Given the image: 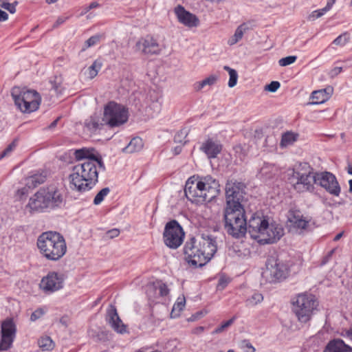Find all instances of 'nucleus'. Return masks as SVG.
<instances>
[{"label": "nucleus", "instance_id": "44", "mask_svg": "<svg viewBox=\"0 0 352 352\" xmlns=\"http://www.w3.org/2000/svg\"><path fill=\"white\" fill-rule=\"evenodd\" d=\"M297 59L296 56H289L282 58L278 60V63L282 67H285L294 63Z\"/></svg>", "mask_w": 352, "mask_h": 352}, {"label": "nucleus", "instance_id": "18", "mask_svg": "<svg viewBox=\"0 0 352 352\" xmlns=\"http://www.w3.org/2000/svg\"><path fill=\"white\" fill-rule=\"evenodd\" d=\"M135 50L144 54H158L161 52V47L157 41L149 35L140 38L137 41Z\"/></svg>", "mask_w": 352, "mask_h": 352}, {"label": "nucleus", "instance_id": "48", "mask_svg": "<svg viewBox=\"0 0 352 352\" xmlns=\"http://www.w3.org/2000/svg\"><path fill=\"white\" fill-rule=\"evenodd\" d=\"M280 83L278 81H272L265 87V89L270 92H275L280 87Z\"/></svg>", "mask_w": 352, "mask_h": 352}, {"label": "nucleus", "instance_id": "35", "mask_svg": "<svg viewBox=\"0 0 352 352\" xmlns=\"http://www.w3.org/2000/svg\"><path fill=\"white\" fill-rule=\"evenodd\" d=\"M263 300V296L261 293L254 292L252 296L248 297L245 300L247 307H254Z\"/></svg>", "mask_w": 352, "mask_h": 352}, {"label": "nucleus", "instance_id": "63", "mask_svg": "<svg viewBox=\"0 0 352 352\" xmlns=\"http://www.w3.org/2000/svg\"><path fill=\"white\" fill-rule=\"evenodd\" d=\"M58 119H56V120H54V122H52L51 123L50 126V128H53V127H54V126L56 125V124H57V122H58Z\"/></svg>", "mask_w": 352, "mask_h": 352}, {"label": "nucleus", "instance_id": "59", "mask_svg": "<svg viewBox=\"0 0 352 352\" xmlns=\"http://www.w3.org/2000/svg\"><path fill=\"white\" fill-rule=\"evenodd\" d=\"M181 151H182V147H181L180 146H176V147L174 148V151H175V153L176 155H177V154L180 153Z\"/></svg>", "mask_w": 352, "mask_h": 352}, {"label": "nucleus", "instance_id": "31", "mask_svg": "<svg viewBox=\"0 0 352 352\" xmlns=\"http://www.w3.org/2000/svg\"><path fill=\"white\" fill-rule=\"evenodd\" d=\"M102 62L98 60H96L91 66L87 69L85 74L89 79H92L96 77L98 72L102 68Z\"/></svg>", "mask_w": 352, "mask_h": 352}, {"label": "nucleus", "instance_id": "7", "mask_svg": "<svg viewBox=\"0 0 352 352\" xmlns=\"http://www.w3.org/2000/svg\"><path fill=\"white\" fill-rule=\"evenodd\" d=\"M292 311L300 323H307L316 313L318 302L316 297L308 293H300L291 300Z\"/></svg>", "mask_w": 352, "mask_h": 352}, {"label": "nucleus", "instance_id": "51", "mask_svg": "<svg viewBox=\"0 0 352 352\" xmlns=\"http://www.w3.org/2000/svg\"><path fill=\"white\" fill-rule=\"evenodd\" d=\"M119 234H120V231L118 229H112V230L108 231L107 233V236L111 239L118 236L119 235Z\"/></svg>", "mask_w": 352, "mask_h": 352}, {"label": "nucleus", "instance_id": "46", "mask_svg": "<svg viewBox=\"0 0 352 352\" xmlns=\"http://www.w3.org/2000/svg\"><path fill=\"white\" fill-rule=\"evenodd\" d=\"M16 147V143L15 142H12L10 144L7 148L1 153L0 155V159L3 158L6 156H8L11 152Z\"/></svg>", "mask_w": 352, "mask_h": 352}, {"label": "nucleus", "instance_id": "64", "mask_svg": "<svg viewBox=\"0 0 352 352\" xmlns=\"http://www.w3.org/2000/svg\"><path fill=\"white\" fill-rule=\"evenodd\" d=\"M349 192L352 193V179H350L349 181Z\"/></svg>", "mask_w": 352, "mask_h": 352}, {"label": "nucleus", "instance_id": "1", "mask_svg": "<svg viewBox=\"0 0 352 352\" xmlns=\"http://www.w3.org/2000/svg\"><path fill=\"white\" fill-rule=\"evenodd\" d=\"M74 156L78 162L69 175L70 187L78 192L88 191L98 182V168L104 169L102 157L96 150L87 148L76 150Z\"/></svg>", "mask_w": 352, "mask_h": 352}, {"label": "nucleus", "instance_id": "55", "mask_svg": "<svg viewBox=\"0 0 352 352\" xmlns=\"http://www.w3.org/2000/svg\"><path fill=\"white\" fill-rule=\"evenodd\" d=\"M245 352H255V348L250 342L245 343Z\"/></svg>", "mask_w": 352, "mask_h": 352}, {"label": "nucleus", "instance_id": "5", "mask_svg": "<svg viewBox=\"0 0 352 352\" xmlns=\"http://www.w3.org/2000/svg\"><path fill=\"white\" fill-rule=\"evenodd\" d=\"M65 204V197L61 189L55 185L41 188L30 197L28 206L36 212H45L60 208Z\"/></svg>", "mask_w": 352, "mask_h": 352}, {"label": "nucleus", "instance_id": "27", "mask_svg": "<svg viewBox=\"0 0 352 352\" xmlns=\"http://www.w3.org/2000/svg\"><path fill=\"white\" fill-rule=\"evenodd\" d=\"M249 30L248 25L245 23L241 24L235 30L234 34L228 41L229 45H233L241 41L244 34Z\"/></svg>", "mask_w": 352, "mask_h": 352}, {"label": "nucleus", "instance_id": "47", "mask_svg": "<svg viewBox=\"0 0 352 352\" xmlns=\"http://www.w3.org/2000/svg\"><path fill=\"white\" fill-rule=\"evenodd\" d=\"M187 135V130L184 129L179 131L174 138L175 142H183V138L185 139Z\"/></svg>", "mask_w": 352, "mask_h": 352}, {"label": "nucleus", "instance_id": "53", "mask_svg": "<svg viewBox=\"0 0 352 352\" xmlns=\"http://www.w3.org/2000/svg\"><path fill=\"white\" fill-rule=\"evenodd\" d=\"M341 335L352 341V329L343 330Z\"/></svg>", "mask_w": 352, "mask_h": 352}, {"label": "nucleus", "instance_id": "2", "mask_svg": "<svg viewBox=\"0 0 352 352\" xmlns=\"http://www.w3.org/2000/svg\"><path fill=\"white\" fill-rule=\"evenodd\" d=\"M217 241L209 234H202L191 238L184 248L186 260L195 267H202L209 262L217 252Z\"/></svg>", "mask_w": 352, "mask_h": 352}, {"label": "nucleus", "instance_id": "52", "mask_svg": "<svg viewBox=\"0 0 352 352\" xmlns=\"http://www.w3.org/2000/svg\"><path fill=\"white\" fill-rule=\"evenodd\" d=\"M67 17L65 16H60L57 19L54 24L53 25V28H58L59 25L63 24L66 20Z\"/></svg>", "mask_w": 352, "mask_h": 352}, {"label": "nucleus", "instance_id": "40", "mask_svg": "<svg viewBox=\"0 0 352 352\" xmlns=\"http://www.w3.org/2000/svg\"><path fill=\"white\" fill-rule=\"evenodd\" d=\"M236 319V317H233L231 319L223 322L219 327L214 329L213 333H220L224 331L228 327L233 324Z\"/></svg>", "mask_w": 352, "mask_h": 352}, {"label": "nucleus", "instance_id": "10", "mask_svg": "<svg viewBox=\"0 0 352 352\" xmlns=\"http://www.w3.org/2000/svg\"><path fill=\"white\" fill-rule=\"evenodd\" d=\"M104 120L111 128L125 124L129 119L128 109L114 101L109 102L104 107Z\"/></svg>", "mask_w": 352, "mask_h": 352}, {"label": "nucleus", "instance_id": "11", "mask_svg": "<svg viewBox=\"0 0 352 352\" xmlns=\"http://www.w3.org/2000/svg\"><path fill=\"white\" fill-rule=\"evenodd\" d=\"M316 173L311 170L300 172L294 170L292 182L294 188L298 192H312L316 184Z\"/></svg>", "mask_w": 352, "mask_h": 352}, {"label": "nucleus", "instance_id": "24", "mask_svg": "<svg viewBox=\"0 0 352 352\" xmlns=\"http://www.w3.org/2000/svg\"><path fill=\"white\" fill-rule=\"evenodd\" d=\"M288 220L292 226L300 230L307 228L309 223V221L299 212H290Z\"/></svg>", "mask_w": 352, "mask_h": 352}, {"label": "nucleus", "instance_id": "49", "mask_svg": "<svg viewBox=\"0 0 352 352\" xmlns=\"http://www.w3.org/2000/svg\"><path fill=\"white\" fill-rule=\"evenodd\" d=\"M327 12H328V11L326 10V9L324 8H323L322 9L314 11L312 13V16L318 19V18H320L322 16H323Z\"/></svg>", "mask_w": 352, "mask_h": 352}, {"label": "nucleus", "instance_id": "61", "mask_svg": "<svg viewBox=\"0 0 352 352\" xmlns=\"http://www.w3.org/2000/svg\"><path fill=\"white\" fill-rule=\"evenodd\" d=\"M347 172L349 175H352V164H349L348 168H347Z\"/></svg>", "mask_w": 352, "mask_h": 352}, {"label": "nucleus", "instance_id": "36", "mask_svg": "<svg viewBox=\"0 0 352 352\" xmlns=\"http://www.w3.org/2000/svg\"><path fill=\"white\" fill-rule=\"evenodd\" d=\"M217 80V76H215L214 75L210 76L209 77L205 78L204 80H203L200 82H196L195 85V89L197 91H199L207 85L210 86V85H214L216 82Z\"/></svg>", "mask_w": 352, "mask_h": 352}, {"label": "nucleus", "instance_id": "39", "mask_svg": "<svg viewBox=\"0 0 352 352\" xmlns=\"http://www.w3.org/2000/svg\"><path fill=\"white\" fill-rule=\"evenodd\" d=\"M100 38H101V36L99 34H96V35L91 36L89 39H87L85 41V45L82 47V50H85L86 49L98 44L100 40Z\"/></svg>", "mask_w": 352, "mask_h": 352}, {"label": "nucleus", "instance_id": "50", "mask_svg": "<svg viewBox=\"0 0 352 352\" xmlns=\"http://www.w3.org/2000/svg\"><path fill=\"white\" fill-rule=\"evenodd\" d=\"M342 71V67H336L332 69L329 73L331 77L333 78L338 75Z\"/></svg>", "mask_w": 352, "mask_h": 352}, {"label": "nucleus", "instance_id": "56", "mask_svg": "<svg viewBox=\"0 0 352 352\" xmlns=\"http://www.w3.org/2000/svg\"><path fill=\"white\" fill-rule=\"evenodd\" d=\"M335 3V0H329L328 1L326 6L324 7V8L326 9V10L329 11L331 9L333 5Z\"/></svg>", "mask_w": 352, "mask_h": 352}, {"label": "nucleus", "instance_id": "15", "mask_svg": "<svg viewBox=\"0 0 352 352\" xmlns=\"http://www.w3.org/2000/svg\"><path fill=\"white\" fill-rule=\"evenodd\" d=\"M316 184L323 188L328 193L338 197L341 187L336 177L331 173L324 171L316 173Z\"/></svg>", "mask_w": 352, "mask_h": 352}, {"label": "nucleus", "instance_id": "4", "mask_svg": "<svg viewBox=\"0 0 352 352\" xmlns=\"http://www.w3.org/2000/svg\"><path fill=\"white\" fill-rule=\"evenodd\" d=\"M184 192L189 201L201 204L210 201L219 195V184L210 175L203 177L192 176L186 181Z\"/></svg>", "mask_w": 352, "mask_h": 352}, {"label": "nucleus", "instance_id": "42", "mask_svg": "<svg viewBox=\"0 0 352 352\" xmlns=\"http://www.w3.org/2000/svg\"><path fill=\"white\" fill-rule=\"evenodd\" d=\"M154 287L158 290L159 294L161 296H166L168 294V289L166 284L162 282H157L154 286Z\"/></svg>", "mask_w": 352, "mask_h": 352}, {"label": "nucleus", "instance_id": "19", "mask_svg": "<svg viewBox=\"0 0 352 352\" xmlns=\"http://www.w3.org/2000/svg\"><path fill=\"white\" fill-rule=\"evenodd\" d=\"M175 13L179 23L188 28L197 27L199 25L198 18L193 14L186 10L182 6L175 8Z\"/></svg>", "mask_w": 352, "mask_h": 352}, {"label": "nucleus", "instance_id": "45", "mask_svg": "<svg viewBox=\"0 0 352 352\" xmlns=\"http://www.w3.org/2000/svg\"><path fill=\"white\" fill-rule=\"evenodd\" d=\"M349 41V36L346 34H340L333 41V44L340 46H344Z\"/></svg>", "mask_w": 352, "mask_h": 352}, {"label": "nucleus", "instance_id": "33", "mask_svg": "<svg viewBox=\"0 0 352 352\" xmlns=\"http://www.w3.org/2000/svg\"><path fill=\"white\" fill-rule=\"evenodd\" d=\"M297 140V135L292 132H286L282 135L280 146L287 147L292 145Z\"/></svg>", "mask_w": 352, "mask_h": 352}, {"label": "nucleus", "instance_id": "22", "mask_svg": "<svg viewBox=\"0 0 352 352\" xmlns=\"http://www.w3.org/2000/svg\"><path fill=\"white\" fill-rule=\"evenodd\" d=\"M324 352H352V347L341 339H333L327 343Z\"/></svg>", "mask_w": 352, "mask_h": 352}, {"label": "nucleus", "instance_id": "37", "mask_svg": "<svg viewBox=\"0 0 352 352\" xmlns=\"http://www.w3.org/2000/svg\"><path fill=\"white\" fill-rule=\"evenodd\" d=\"M223 69L227 71L230 76V79L228 81V86L230 87H233L236 85L238 74L235 69L230 68L228 66H224Z\"/></svg>", "mask_w": 352, "mask_h": 352}, {"label": "nucleus", "instance_id": "17", "mask_svg": "<svg viewBox=\"0 0 352 352\" xmlns=\"http://www.w3.org/2000/svg\"><path fill=\"white\" fill-rule=\"evenodd\" d=\"M15 333L16 327L12 320H6L2 323L0 351H6L11 346Z\"/></svg>", "mask_w": 352, "mask_h": 352}, {"label": "nucleus", "instance_id": "54", "mask_svg": "<svg viewBox=\"0 0 352 352\" xmlns=\"http://www.w3.org/2000/svg\"><path fill=\"white\" fill-rule=\"evenodd\" d=\"M8 19V14L0 9V21H5Z\"/></svg>", "mask_w": 352, "mask_h": 352}, {"label": "nucleus", "instance_id": "58", "mask_svg": "<svg viewBox=\"0 0 352 352\" xmlns=\"http://www.w3.org/2000/svg\"><path fill=\"white\" fill-rule=\"evenodd\" d=\"M89 10H90V9H88V6H85L82 8V12H81V15L87 14Z\"/></svg>", "mask_w": 352, "mask_h": 352}, {"label": "nucleus", "instance_id": "28", "mask_svg": "<svg viewBox=\"0 0 352 352\" xmlns=\"http://www.w3.org/2000/svg\"><path fill=\"white\" fill-rule=\"evenodd\" d=\"M143 147V141L139 138L136 137L133 138L127 146L123 149L126 153H134L140 151Z\"/></svg>", "mask_w": 352, "mask_h": 352}, {"label": "nucleus", "instance_id": "6", "mask_svg": "<svg viewBox=\"0 0 352 352\" xmlns=\"http://www.w3.org/2000/svg\"><path fill=\"white\" fill-rule=\"evenodd\" d=\"M37 247L46 259L54 261L62 258L67 251L64 237L56 232L41 234L37 239Z\"/></svg>", "mask_w": 352, "mask_h": 352}, {"label": "nucleus", "instance_id": "43", "mask_svg": "<svg viewBox=\"0 0 352 352\" xmlns=\"http://www.w3.org/2000/svg\"><path fill=\"white\" fill-rule=\"evenodd\" d=\"M17 3L15 2L14 3H10L8 0H0V7L7 10L10 13H14L16 11L15 5Z\"/></svg>", "mask_w": 352, "mask_h": 352}, {"label": "nucleus", "instance_id": "3", "mask_svg": "<svg viewBox=\"0 0 352 352\" xmlns=\"http://www.w3.org/2000/svg\"><path fill=\"white\" fill-rule=\"evenodd\" d=\"M248 228L251 237L261 244L274 243L284 235V229L280 223L256 213L248 220Z\"/></svg>", "mask_w": 352, "mask_h": 352}, {"label": "nucleus", "instance_id": "30", "mask_svg": "<svg viewBox=\"0 0 352 352\" xmlns=\"http://www.w3.org/2000/svg\"><path fill=\"white\" fill-rule=\"evenodd\" d=\"M186 305V298L184 295L179 296L176 302H175L171 311V317L176 318L179 315L181 311H182Z\"/></svg>", "mask_w": 352, "mask_h": 352}, {"label": "nucleus", "instance_id": "60", "mask_svg": "<svg viewBox=\"0 0 352 352\" xmlns=\"http://www.w3.org/2000/svg\"><path fill=\"white\" fill-rule=\"evenodd\" d=\"M342 236V232H340L333 239L334 241H337L340 239V238Z\"/></svg>", "mask_w": 352, "mask_h": 352}, {"label": "nucleus", "instance_id": "8", "mask_svg": "<svg viewBox=\"0 0 352 352\" xmlns=\"http://www.w3.org/2000/svg\"><path fill=\"white\" fill-rule=\"evenodd\" d=\"M224 221L226 232L234 238L240 239L247 231L249 232L248 221L245 217L243 208H225Z\"/></svg>", "mask_w": 352, "mask_h": 352}, {"label": "nucleus", "instance_id": "62", "mask_svg": "<svg viewBox=\"0 0 352 352\" xmlns=\"http://www.w3.org/2000/svg\"><path fill=\"white\" fill-rule=\"evenodd\" d=\"M18 192L19 193L20 192L21 194L24 195V194H25L27 192V190H26L25 188H23L21 189V190H19Z\"/></svg>", "mask_w": 352, "mask_h": 352}, {"label": "nucleus", "instance_id": "12", "mask_svg": "<svg viewBox=\"0 0 352 352\" xmlns=\"http://www.w3.org/2000/svg\"><path fill=\"white\" fill-rule=\"evenodd\" d=\"M184 237V232L177 221L173 220L166 223L163 234L166 245L172 249H177L182 245Z\"/></svg>", "mask_w": 352, "mask_h": 352}, {"label": "nucleus", "instance_id": "14", "mask_svg": "<svg viewBox=\"0 0 352 352\" xmlns=\"http://www.w3.org/2000/svg\"><path fill=\"white\" fill-rule=\"evenodd\" d=\"M65 276L62 272H50L43 276L39 283V288L45 294H52L64 287Z\"/></svg>", "mask_w": 352, "mask_h": 352}, {"label": "nucleus", "instance_id": "9", "mask_svg": "<svg viewBox=\"0 0 352 352\" xmlns=\"http://www.w3.org/2000/svg\"><path fill=\"white\" fill-rule=\"evenodd\" d=\"M12 97L16 107L25 113L36 111L41 102L40 94L36 91L25 88H13Z\"/></svg>", "mask_w": 352, "mask_h": 352}, {"label": "nucleus", "instance_id": "26", "mask_svg": "<svg viewBox=\"0 0 352 352\" xmlns=\"http://www.w3.org/2000/svg\"><path fill=\"white\" fill-rule=\"evenodd\" d=\"M330 89H324L313 91L311 94L312 103L318 104L326 102L330 97Z\"/></svg>", "mask_w": 352, "mask_h": 352}, {"label": "nucleus", "instance_id": "29", "mask_svg": "<svg viewBox=\"0 0 352 352\" xmlns=\"http://www.w3.org/2000/svg\"><path fill=\"white\" fill-rule=\"evenodd\" d=\"M46 176L42 173H36L26 178V185L28 188H34L45 182Z\"/></svg>", "mask_w": 352, "mask_h": 352}, {"label": "nucleus", "instance_id": "34", "mask_svg": "<svg viewBox=\"0 0 352 352\" xmlns=\"http://www.w3.org/2000/svg\"><path fill=\"white\" fill-rule=\"evenodd\" d=\"M38 344L43 351H52L54 347V343L49 336H43L39 338Z\"/></svg>", "mask_w": 352, "mask_h": 352}, {"label": "nucleus", "instance_id": "41", "mask_svg": "<svg viewBox=\"0 0 352 352\" xmlns=\"http://www.w3.org/2000/svg\"><path fill=\"white\" fill-rule=\"evenodd\" d=\"M46 311L47 309L45 307H39L36 309L30 316L31 321L34 322L41 318L46 313Z\"/></svg>", "mask_w": 352, "mask_h": 352}, {"label": "nucleus", "instance_id": "16", "mask_svg": "<svg viewBox=\"0 0 352 352\" xmlns=\"http://www.w3.org/2000/svg\"><path fill=\"white\" fill-rule=\"evenodd\" d=\"M263 274L270 281H275L287 276V267L283 263L272 258L267 261L266 269Z\"/></svg>", "mask_w": 352, "mask_h": 352}, {"label": "nucleus", "instance_id": "32", "mask_svg": "<svg viewBox=\"0 0 352 352\" xmlns=\"http://www.w3.org/2000/svg\"><path fill=\"white\" fill-rule=\"evenodd\" d=\"M162 109V100L160 98H157L155 100H152L148 107H146V111L150 114L151 116L157 115Z\"/></svg>", "mask_w": 352, "mask_h": 352}, {"label": "nucleus", "instance_id": "25", "mask_svg": "<svg viewBox=\"0 0 352 352\" xmlns=\"http://www.w3.org/2000/svg\"><path fill=\"white\" fill-rule=\"evenodd\" d=\"M277 172L278 169L274 164L264 162L258 172L257 177L260 179L266 180L272 178Z\"/></svg>", "mask_w": 352, "mask_h": 352}, {"label": "nucleus", "instance_id": "23", "mask_svg": "<svg viewBox=\"0 0 352 352\" xmlns=\"http://www.w3.org/2000/svg\"><path fill=\"white\" fill-rule=\"evenodd\" d=\"M104 117L101 118L99 116L94 115L85 122V127L92 133L100 131L104 125Z\"/></svg>", "mask_w": 352, "mask_h": 352}, {"label": "nucleus", "instance_id": "57", "mask_svg": "<svg viewBox=\"0 0 352 352\" xmlns=\"http://www.w3.org/2000/svg\"><path fill=\"white\" fill-rule=\"evenodd\" d=\"M88 6V9H94V8H98L100 6L99 3H98L96 1H94L92 3H91Z\"/></svg>", "mask_w": 352, "mask_h": 352}, {"label": "nucleus", "instance_id": "13", "mask_svg": "<svg viewBox=\"0 0 352 352\" xmlns=\"http://www.w3.org/2000/svg\"><path fill=\"white\" fill-rule=\"evenodd\" d=\"M245 186L242 182L230 180L226 186V208H243L241 201L243 198Z\"/></svg>", "mask_w": 352, "mask_h": 352}, {"label": "nucleus", "instance_id": "38", "mask_svg": "<svg viewBox=\"0 0 352 352\" xmlns=\"http://www.w3.org/2000/svg\"><path fill=\"white\" fill-rule=\"evenodd\" d=\"M109 188H102L95 197L94 199V204L95 205H99L102 203V201L104 200V197L109 194Z\"/></svg>", "mask_w": 352, "mask_h": 352}, {"label": "nucleus", "instance_id": "20", "mask_svg": "<svg viewBox=\"0 0 352 352\" xmlns=\"http://www.w3.org/2000/svg\"><path fill=\"white\" fill-rule=\"evenodd\" d=\"M107 320L116 332L123 333L126 331V327L120 320L114 306L111 305L108 309Z\"/></svg>", "mask_w": 352, "mask_h": 352}, {"label": "nucleus", "instance_id": "21", "mask_svg": "<svg viewBox=\"0 0 352 352\" xmlns=\"http://www.w3.org/2000/svg\"><path fill=\"white\" fill-rule=\"evenodd\" d=\"M201 150L204 152L208 158H214L221 151V145L218 141L208 139L201 146Z\"/></svg>", "mask_w": 352, "mask_h": 352}]
</instances>
